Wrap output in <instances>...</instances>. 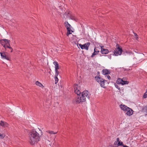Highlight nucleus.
<instances>
[{
	"mask_svg": "<svg viewBox=\"0 0 147 147\" xmlns=\"http://www.w3.org/2000/svg\"><path fill=\"white\" fill-rule=\"evenodd\" d=\"M29 142L31 145L37 143L40 140L39 134L36 131L33 130L29 133Z\"/></svg>",
	"mask_w": 147,
	"mask_h": 147,
	"instance_id": "f257e3e1",
	"label": "nucleus"
},
{
	"mask_svg": "<svg viewBox=\"0 0 147 147\" xmlns=\"http://www.w3.org/2000/svg\"><path fill=\"white\" fill-rule=\"evenodd\" d=\"M88 92L87 90H85L82 92L81 95L76 97L74 100V102L79 104L80 102L86 101V99L89 98Z\"/></svg>",
	"mask_w": 147,
	"mask_h": 147,
	"instance_id": "f03ea898",
	"label": "nucleus"
},
{
	"mask_svg": "<svg viewBox=\"0 0 147 147\" xmlns=\"http://www.w3.org/2000/svg\"><path fill=\"white\" fill-rule=\"evenodd\" d=\"M10 40L6 39H3L0 40V43L3 46L6 50L7 48L11 49V52L13 51V49L10 46Z\"/></svg>",
	"mask_w": 147,
	"mask_h": 147,
	"instance_id": "7ed1b4c3",
	"label": "nucleus"
},
{
	"mask_svg": "<svg viewBox=\"0 0 147 147\" xmlns=\"http://www.w3.org/2000/svg\"><path fill=\"white\" fill-rule=\"evenodd\" d=\"M120 107L121 110L126 112L125 113L127 115L131 116L133 113V111L131 109L125 105H120Z\"/></svg>",
	"mask_w": 147,
	"mask_h": 147,
	"instance_id": "20e7f679",
	"label": "nucleus"
},
{
	"mask_svg": "<svg viewBox=\"0 0 147 147\" xmlns=\"http://www.w3.org/2000/svg\"><path fill=\"white\" fill-rule=\"evenodd\" d=\"M96 80L100 85V86L103 88L105 87V84L107 82V81L102 79L100 76H96L95 78Z\"/></svg>",
	"mask_w": 147,
	"mask_h": 147,
	"instance_id": "39448f33",
	"label": "nucleus"
},
{
	"mask_svg": "<svg viewBox=\"0 0 147 147\" xmlns=\"http://www.w3.org/2000/svg\"><path fill=\"white\" fill-rule=\"evenodd\" d=\"M116 47L117 48L115 50L114 54L115 56H117L121 54L122 50L118 45H116Z\"/></svg>",
	"mask_w": 147,
	"mask_h": 147,
	"instance_id": "423d86ee",
	"label": "nucleus"
},
{
	"mask_svg": "<svg viewBox=\"0 0 147 147\" xmlns=\"http://www.w3.org/2000/svg\"><path fill=\"white\" fill-rule=\"evenodd\" d=\"M74 90L75 92L78 95H80L81 92L80 91V86L78 84H75L74 86Z\"/></svg>",
	"mask_w": 147,
	"mask_h": 147,
	"instance_id": "0eeeda50",
	"label": "nucleus"
},
{
	"mask_svg": "<svg viewBox=\"0 0 147 147\" xmlns=\"http://www.w3.org/2000/svg\"><path fill=\"white\" fill-rule=\"evenodd\" d=\"M66 18L69 19L75 20V17L71 11H68L66 13Z\"/></svg>",
	"mask_w": 147,
	"mask_h": 147,
	"instance_id": "6e6552de",
	"label": "nucleus"
},
{
	"mask_svg": "<svg viewBox=\"0 0 147 147\" xmlns=\"http://www.w3.org/2000/svg\"><path fill=\"white\" fill-rule=\"evenodd\" d=\"M90 44V43L88 42L83 45L81 44H80L79 45L81 49H85L86 50H88Z\"/></svg>",
	"mask_w": 147,
	"mask_h": 147,
	"instance_id": "1a4fd4ad",
	"label": "nucleus"
},
{
	"mask_svg": "<svg viewBox=\"0 0 147 147\" xmlns=\"http://www.w3.org/2000/svg\"><path fill=\"white\" fill-rule=\"evenodd\" d=\"M101 47V53L102 54H107L109 52V51L107 49L104 48L103 46H100Z\"/></svg>",
	"mask_w": 147,
	"mask_h": 147,
	"instance_id": "9d476101",
	"label": "nucleus"
},
{
	"mask_svg": "<svg viewBox=\"0 0 147 147\" xmlns=\"http://www.w3.org/2000/svg\"><path fill=\"white\" fill-rule=\"evenodd\" d=\"M0 54L2 58L3 59H6L8 60H10V57L7 56L4 52H0Z\"/></svg>",
	"mask_w": 147,
	"mask_h": 147,
	"instance_id": "9b49d317",
	"label": "nucleus"
},
{
	"mask_svg": "<svg viewBox=\"0 0 147 147\" xmlns=\"http://www.w3.org/2000/svg\"><path fill=\"white\" fill-rule=\"evenodd\" d=\"M98 49H100L98 47H95L94 49V52L93 53L91 56V57H93L94 56L98 54L99 52V51Z\"/></svg>",
	"mask_w": 147,
	"mask_h": 147,
	"instance_id": "f8f14e48",
	"label": "nucleus"
},
{
	"mask_svg": "<svg viewBox=\"0 0 147 147\" xmlns=\"http://www.w3.org/2000/svg\"><path fill=\"white\" fill-rule=\"evenodd\" d=\"M0 125L4 127H7L8 126V124L6 122L3 121L0 122Z\"/></svg>",
	"mask_w": 147,
	"mask_h": 147,
	"instance_id": "ddd939ff",
	"label": "nucleus"
},
{
	"mask_svg": "<svg viewBox=\"0 0 147 147\" xmlns=\"http://www.w3.org/2000/svg\"><path fill=\"white\" fill-rule=\"evenodd\" d=\"M64 24H65V26L67 30L71 28H72V27L67 22H65Z\"/></svg>",
	"mask_w": 147,
	"mask_h": 147,
	"instance_id": "4468645a",
	"label": "nucleus"
},
{
	"mask_svg": "<svg viewBox=\"0 0 147 147\" xmlns=\"http://www.w3.org/2000/svg\"><path fill=\"white\" fill-rule=\"evenodd\" d=\"M53 64L55 65V70H58L59 69V66L58 63L56 61H54Z\"/></svg>",
	"mask_w": 147,
	"mask_h": 147,
	"instance_id": "2eb2a0df",
	"label": "nucleus"
},
{
	"mask_svg": "<svg viewBox=\"0 0 147 147\" xmlns=\"http://www.w3.org/2000/svg\"><path fill=\"white\" fill-rule=\"evenodd\" d=\"M102 74L103 75H106L110 74V71H109L107 69H105L102 70Z\"/></svg>",
	"mask_w": 147,
	"mask_h": 147,
	"instance_id": "dca6fc26",
	"label": "nucleus"
},
{
	"mask_svg": "<svg viewBox=\"0 0 147 147\" xmlns=\"http://www.w3.org/2000/svg\"><path fill=\"white\" fill-rule=\"evenodd\" d=\"M35 84L38 86L40 87H41L42 88H43L44 87V86L42 85V84L38 81H37L36 82H35Z\"/></svg>",
	"mask_w": 147,
	"mask_h": 147,
	"instance_id": "f3484780",
	"label": "nucleus"
},
{
	"mask_svg": "<svg viewBox=\"0 0 147 147\" xmlns=\"http://www.w3.org/2000/svg\"><path fill=\"white\" fill-rule=\"evenodd\" d=\"M67 32L66 34V35L67 36H68L69 35L71 34L72 32H73L74 31L71 30V28L67 30Z\"/></svg>",
	"mask_w": 147,
	"mask_h": 147,
	"instance_id": "a211bd4d",
	"label": "nucleus"
},
{
	"mask_svg": "<svg viewBox=\"0 0 147 147\" xmlns=\"http://www.w3.org/2000/svg\"><path fill=\"white\" fill-rule=\"evenodd\" d=\"M123 79H126L125 78H123L122 79V80H123V82H122L121 83V84L123 85L124 84H127L129 83V82L125 80H123Z\"/></svg>",
	"mask_w": 147,
	"mask_h": 147,
	"instance_id": "6ab92c4d",
	"label": "nucleus"
},
{
	"mask_svg": "<svg viewBox=\"0 0 147 147\" xmlns=\"http://www.w3.org/2000/svg\"><path fill=\"white\" fill-rule=\"evenodd\" d=\"M122 82H123V80H122V79H121L120 78H119L117 80L116 82L118 84H121Z\"/></svg>",
	"mask_w": 147,
	"mask_h": 147,
	"instance_id": "aec40b11",
	"label": "nucleus"
},
{
	"mask_svg": "<svg viewBox=\"0 0 147 147\" xmlns=\"http://www.w3.org/2000/svg\"><path fill=\"white\" fill-rule=\"evenodd\" d=\"M47 132L50 134H55L57 133V132H54L53 131H52L48 130L47 131Z\"/></svg>",
	"mask_w": 147,
	"mask_h": 147,
	"instance_id": "412c9836",
	"label": "nucleus"
},
{
	"mask_svg": "<svg viewBox=\"0 0 147 147\" xmlns=\"http://www.w3.org/2000/svg\"><path fill=\"white\" fill-rule=\"evenodd\" d=\"M5 135L4 134L0 133V138L1 139H3L5 137Z\"/></svg>",
	"mask_w": 147,
	"mask_h": 147,
	"instance_id": "4be33fe9",
	"label": "nucleus"
},
{
	"mask_svg": "<svg viewBox=\"0 0 147 147\" xmlns=\"http://www.w3.org/2000/svg\"><path fill=\"white\" fill-rule=\"evenodd\" d=\"M55 84H56L58 81L59 79L57 78V76H55Z\"/></svg>",
	"mask_w": 147,
	"mask_h": 147,
	"instance_id": "5701e85b",
	"label": "nucleus"
},
{
	"mask_svg": "<svg viewBox=\"0 0 147 147\" xmlns=\"http://www.w3.org/2000/svg\"><path fill=\"white\" fill-rule=\"evenodd\" d=\"M55 76H57L58 75L59 72V71L58 70H55Z\"/></svg>",
	"mask_w": 147,
	"mask_h": 147,
	"instance_id": "b1692460",
	"label": "nucleus"
},
{
	"mask_svg": "<svg viewBox=\"0 0 147 147\" xmlns=\"http://www.w3.org/2000/svg\"><path fill=\"white\" fill-rule=\"evenodd\" d=\"M117 146H123V143L122 142H120L119 141L117 143Z\"/></svg>",
	"mask_w": 147,
	"mask_h": 147,
	"instance_id": "393cba45",
	"label": "nucleus"
},
{
	"mask_svg": "<svg viewBox=\"0 0 147 147\" xmlns=\"http://www.w3.org/2000/svg\"><path fill=\"white\" fill-rule=\"evenodd\" d=\"M144 111L147 113V106L145 107L143 109Z\"/></svg>",
	"mask_w": 147,
	"mask_h": 147,
	"instance_id": "a878e982",
	"label": "nucleus"
},
{
	"mask_svg": "<svg viewBox=\"0 0 147 147\" xmlns=\"http://www.w3.org/2000/svg\"><path fill=\"white\" fill-rule=\"evenodd\" d=\"M105 77L106 79H107V78L109 80H110L111 79V77L109 75L106 76H105Z\"/></svg>",
	"mask_w": 147,
	"mask_h": 147,
	"instance_id": "bb28decb",
	"label": "nucleus"
},
{
	"mask_svg": "<svg viewBox=\"0 0 147 147\" xmlns=\"http://www.w3.org/2000/svg\"><path fill=\"white\" fill-rule=\"evenodd\" d=\"M134 35L135 36H136V39H137L138 38V35H137V34H136V33H135L134 34Z\"/></svg>",
	"mask_w": 147,
	"mask_h": 147,
	"instance_id": "cd10ccee",
	"label": "nucleus"
},
{
	"mask_svg": "<svg viewBox=\"0 0 147 147\" xmlns=\"http://www.w3.org/2000/svg\"><path fill=\"white\" fill-rule=\"evenodd\" d=\"M115 87L117 88H118V89H120V88L117 85H115Z\"/></svg>",
	"mask_w": 147,
	"mask_h": 147,
	"instance_id": "c85d7f7f",
	"label": "nucleus"
},
{
	"mask_svg": "<svg viewBox=\"0 0 147 147\" xmlns=\"http://www.w3.org/2000/svg\"><path fill=\"white\" fill-rule=\"evenodd\" d=\"M119 138H117V142H119Z\"/></svg>",
	"mask_w": 147,
	"mask_h": 147,
	"instance_id": "c756f323",
	"label": "nucleus"
},
{
	"mask_svg": "<svg viewBox=\"0 0 147 147\" xmlns=\"http://www.w3.org/2000/svg\"><path fill=\"white\" fill-rule=\"evenodd\" d=\"M123 147H129L128 146H125V145H123Z\"/></svg>",
	"mask_w": 147,
	"mask_h": 147,
	"instance_id": "7c9ffc66",
	"label": "nucleus"
},
{
	"mask_svg": "<svg viewBox=\"0 0 147 147\" xmlns=\"http://www.w3.org/2000/svg\"><path fill=\"white\" fill-rule=\"evenodd\" d=\"M113 147H118L117 146H113Z\"/></svg>",
	"mask_w": 147,
	"mask_h": 147,
	"instance_id": "2f4dec72",
	"label": "nucleus"
},
{
	"mask_svg": "<svg viewBox=\"0 0 147 147\" xmlns=\"http://www.w3.org/2000/svg\"><path fill=\"white\" fill-rule=\"evenodd\" d=\"M123 80H126V79H123Z\"/></svg>",
	"mask_w": 147,
	"mask_h": 147,
	"instance_id": "473e14b6",
	"label": "nucleus"
},
{
	"mask_svg": "<svg viewBox=\"0 0 147 147\" xmlns=\"http://www.w3.org/2000/svg\"><path fill=\"white\" fill-rule=\"evenodd\" d=\"M10 49V52H11V49Z\"/></svg>",
	"mask_w": 147,
	"mask_h": 147,
	"instance_id": "72a5a7b5",
	"label": "nucleus"
}]
</instances>
